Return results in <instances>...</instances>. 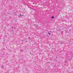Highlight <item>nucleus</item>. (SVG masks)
Instances as JSON below:
<instances>
[{"instance_id":"nucleus-1","label":"nucleus","mask_w":73,"mask_h":73,"mask_svg":"<svg viewBox=\"0 0 73 73\" xmlns=\"http://www.w3.org/2000/svg\"><path fill=\"white\" fill-rule=\"evenodd\" d=\"M1 68H4V66L3 65H2V66H1Z\"/></svg>"},{"instance_id":"nucleus-2","label":"nucleus","mask_w":73,"mask_h":73,"mask_svg":"<svg viewBox=\"0 0 73 73\" xmlns=\"http://www.w3.org/2000/svg\"><path fill=\"white\" fill-rule=\"evenodd\" d=\"M52 19H54V16H52L51 17Z\"/></svg>"},{"instance_id":"nucleus-3","label":"nucleus","mask_w":73,"mask_h":73,"mask_svg":"<svg viewBox=\"0 0 73 73\" xmlns=\"http://www.w3.org/2000/svg\"><path fill=\"white\" fill-rule=\"evenodd\" d=\"M18 16H19V17H21V16H20V15H19Z\"/></svg>"},{"instance_id":"nucleus-4","label":"nucleus","mask_w":73,"mask_h":73,"mask_svg":"<svg viewBox=\"0 0 73 73\" xmlns=\"http://www.w3.org/2000/svg\"><path fill=\"white\" fill-rule=\"evenodd\" d=\"M48 35H50V33H48Z\"/></svg>"},{"instance_id":"nucleus-5","label":"nucleus","mask_w":73,"mask_h":73,"mask_svg":"<svg viewBox=\"0 0 73 73\" xmlns=\"http://www.w3.org/2000/svg\"><path fill=\"white\" fill-rule=\"evenodd\" d=\"M19 15L20 16H21V14H20Z\"/></svg>"},{"instance_id":"nucleus-6","label":"nucleus","mask_w":73,"mask_h":73,"mask_svg":"<svg viewBox=\"0 0 73 73\" xmlns=\"http://www.w3.org/2000/svg\"><path fill=\"white\" fill-rule=\"evenodd\" d=\"M12 28H13V27H12Z\"/></svg>"},{"instance_id":"nucleus-7","label":"nucleus","mask_w":73,"mask_h":73,"mask_svg":"<svg viewBox=\"0 0 73 73\" xmlns=\"http://www.w3.org/2000/svg\"><path fill=\"white\" fill-rule=\"evenodd\" d=\"M70 30H71V29H70Z\"/></svg>"},{"instance_id":"nucleus-8","label":"nucleus","mask_w":73,"mask_h":73,"mask_svg":"<svg viewBox=\"0 0 73 73\" xmlns=\"http://www.w3.org/2000/svg\"><path fill=\"white\" fill-rule=\"evenodd\" d=\"M62 44V43H61V44Z\"/></svg>"}]
</instances>
